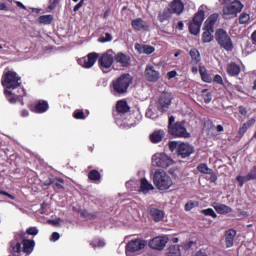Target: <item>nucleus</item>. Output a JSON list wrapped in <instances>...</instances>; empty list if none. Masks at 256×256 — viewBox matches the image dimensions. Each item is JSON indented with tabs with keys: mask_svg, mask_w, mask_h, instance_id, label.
I'll use <instances>...</instances> for the list:
<instances>
[{
	"mask_svg": "<svg viewBox=\"0 0 256 256\" xmlns=\"http://www.w3.org/2000/svg\"><path fill=\"white\" fill-rule=\"evenodd\" d=\"M2 85L5 87L4 95H6L9 103L14 105L19 101L21 105H25L23 102V97H25V89L21 87V77L17 75L16 72L8 71L2 77Z\"/></svg>",
	"mask_w": 256,
	"mask_h": 256,
	"instance_id": "f257e3e1",
	"label": "nucleus"
},
{
	"mask_svg": "<svg viewBox=\"0 0 256 256\" xmlns=\"http://www.w3.org/2000/svg\"><path fill=\"white\" fill-rule=\"evenodd\" d=\"M131 83H133V77L131 76V74H122L120 77L113 80L110 85L112 95H125V93H127V91L129 90Z\"/></svg>",
	"mask_w": 256,
	"mask_h": 256,
	"instance_id": "f03ea898",
	"label": "nucleus"
},
{
	"mask_svg": "<svg viewBox=\"0 0 256 256\" xmlns=\"http://www.w3.org/2000/svg\"><path fill=\"white\" fill-rule=\"evenodd\" d=\"M153 183L159 191H167L173 187V179L165 172V170L158 169L153 175Z\"/></svg>",
	"mask_w": 256,
	"mask_h": 256,
	"instance_id": "7ed1b4c3",
	"label": "nucleus"
},
{
	"mask_svg": "<svg viewBox=\"0 0 256 256\" xmlns=\"http://www.w3.org/2000/svg\"><path fill=\"white\" fill-rule=\"evenodd\" d=\"M219 21V14L215 13L210 15L204 22V32L202 33V43H211L215 36V24Z\"/></svg>",
	"mask_w": 256,
	"mask_h": 256,
	"instance_id": "20e7f679",
	"label": "nucleus"
},
{
	"mask_svg": "<svg viewBox=\"0 0 256 256\" xmlns=\"http://www.w3.org/2000/svg\"><path fill=\"white\" fill-rule=\"evenodd\" d=\"M243 3L240 0H234L230 4L223 7V19H235L239 13L243 11Z\"/></svg>",
	"mask_w": 256,
	"mask_h": 256,
	"instance_id": "39448f33",
	"label": "nucleus"
},
{
	"mask_svg": "<svg viewBox=\"0 0 256 256\" xmlns=\"http://www.w3.org/2000/svg\"><path fill=\"white\" fill-rule=\"evenodd\" d=\"M215 39L218 45H220L221 49H224V51H233V49H235L231 36L224 29L216 30Z\"/></svg>",
	"mask_w": 256,
	"mask_h": 256,
	"instance_id": "423d86ee",
	"label": "nucleus"
},
{
	"mask_svg": "<svg viewBox=\"0 0 256 256\" xmlns=\"http://www.w3.org/2000/svg\"><path fill=\"white\" fill-rule=\"evenodd\" d=\"M113 63H115V52H113L112 49L102 54V56L98 59L99 68L104 73H111Z\"/></svg>",
	"mask_w": 256,
	"mask_h": 256,
	"instance_id": "0eeeda50",
	"label": "nucleus"
},
{
	"mask_svg": "<svg viewBox=\"0 0 256 256\" xmlns=\"http://www.w3.org/2000/svg\"><path fill=\"white\" fill-rule=\"evenodd\" d=\"M168 133L173 137H180L183 139H189L191 133L187 132V127L185 126V121H178L170 126Z\"/></svg>",
	"mask_w": 256,
	"mask_h": 256,
	"instance_id": "6e6552de",
	"label": "nucleus"
},
{
	"mask_svg": "<svg viewBox=\"0 0 256 256\" xmlns=\"http://www.w3.org/2000/svg\"><path fill=\"white\" fill-rule=\"evenodd\" d=\"M173 159L165 153H156L152 156V164L154 167H161L162 169H167L171 167Z\"/></svg>",
	"mask_w": 256,
	"mask_h": 256,
	"instance_id": "1a4fd4ad",
	"label": "nucleus"
},
{
	"mask_svg": "<svg viewBox=\"0 0 256 256\" xmlns=\"http://www.w3.org/2000/svg\"><path fill=\"white\" fill-rule=\"evenodd\" d=\"M173 101V94L171 92H162L158 100V111L161 113H167L169 107H171V102Z\"/></svg>",
	"mask_w": 256,
	"mask_h": 256,
	"instance_id": "9d476101",
	"label": "nucleus"
},
{
	"mask_svg": "<svg viewBox=\"0 0 256 256\" xmlns=\"http://www.w3.org/2000/svg\"><path fill=\"white\" fill-rule=\"evenodd\" d=\"M145 245L147 242L142 239H134L128 242L126 245V255L127 256H135V253L141 251V249H145Z\"/></svg>",
	"mask_w": 256,
	"mask_h": 256,
	"instance_id": "9b49d317",
	"label": "nucleus"
},
{
	"mask_svg": "<svg viewBox=\"0 0 256 256\" xmlns=\"http://www.w3.org/2000/svg\"><path fill=\"white\" fill-rule=\"evenodd\" d=\"M99 59V54L97 52L89 53L87 56L78 59V65L84 67V69H91Z\"/></svg>",
	"mask_w": 256,
	"mask_h": 256,
	"instance_id": "f8f14e48",
	"label": "nucleus"
},
{
	"mask_svg": "<svg viewBox=\"0 0 256 256\" xmlns=\"http://www.w3.org/2000/svg\"><path fill=\"white\" fill-rule=\"evenodd\" d=\"M169 243V238L167 236H157L150 240L149 247L156 251H163Z\"/></svg>",
	"mask_w": 256,
	"mask_h": 256,
	"instance_id": "ddd939ff",
	"label": "nucleus"
},
{
	"mask_svg": "<svg viewBox=\"0 0 256 256\" xmlns=\"http://www.w3.org/2000/svg\"><path fill=\"white\" fill-rule=\"evenodd\" d=\"M129 109L127 101H118L116 104V111L113 113L114 119H116V121H121V119H123V115H125V113H129Z\"/></svg>",
	"mask_w": 256,
	"mask_h": 256,
	"instance_id": "4468645a",
	"label": "nucleus"
},
{
	"mask_svg": "<svg viewBox=\"0 0 256 256\" xmlns=\"http://www.w3.org/2000/svg\"><path fill=\"white\" fill-rule=\"evenodd\" d=\"M178 155L182 159H187V157H191L193 153H195V148L187 143H180L177 150Z\"/></svg>",
	"mask_w": 256,
	"mask_h": 256,
	"instance_id": "2eb2a0df",
	"label": "nucleus"
},
{
	"mask_svg": "<svg viewBox=\"0 0 256 256\" xmlns=\"http://www.w3.org/2000/svg\"><path fill=\"white\" fill-rule=\"evenodd\" d=\"M144 73L147 81L150 83H157L159 81L160 73L155 70L153 65H147Z\"/></svg>",
	"mask_w": 256,
	"mask_h": 256,
	"instance_id": "dca6fc26",
	"label": "nucleus"
},
{
	"mask_svg": "<svg viewBox=\"0 0 256 256\" xmlns=\"http://www.w3.org/2000/svg\"><path fill=\"white\" fill-rule=\"evenodd\" d=\"M35 251V240L22 237V253L31 255Z\"/></svg>",
	"mask_w": 256,
	"mask_h": 256,
	"instance_id": "f3484780",
	"label": "nucleus"
},
{
	"mask_svg": "<svg viewBox=\"0 0 256 256\" xmlns=\"http://www.w3.org/2000/svg\"><path fill=\"white\" fill-rule=\"evenodd\" d=\"M114 61L119 63L121 67H129L131 65V57L123 52H118L116 55H114Z\"/></svg>",
	"mask_w": 256,
	"mask_h": 256,
	"instance_id": "a211bd4d",
	"label": "nucleus"
},
{
	"mask_svg": "<svg viewBox=\"0 0 256 256\" xmlns=\"http://www.w3.org/2000/svg\"><path fill=\"white\" fill-rule=\"evenodd\" d=\"M151 191H155V186L151 182L147 181V178L140 179L139 192L143 195H149Z\"/></svg>",
	"mask_w": 256,
	"mask_h": 256,
	"instance_id": "6ab92c4d",
	"label": "nucleus"
},
{
	"mask_svg": "<svg viewBox=\"0 0 256 256\" xmlns=\"http://www.w3.org/2000/svg\"><path fill=\"white\" fill-rule=\"evenodd\" d=\"M184 9H185V4H183V1L181 0H173L170 3V10L172 14L175 13L176 15H181Z\"/></svg>",
	"mask_w": 256,
	"mask_h": 256,
	"instance_id": "aec40b11",
	"label": "nucleus"
},
{
	"mask_svg": "<svg viewBox=\"0 0 256 256\" xmlns=\"http://www.w3.org/2000/svg\"><path fill=\"white\" fill-rule=\"evenodd\" d=\"M150 217L155 221V223H159L165 219V212L161 209L152 207L150 208Z\"/></svg>",
	"mask_w": 256,
	"mask_h": 256,
	"instance_id": "412c9836",
	"label": "nucleus"
},
{
	"mask_svg": "<svg viewBox=\"0 0 256 256\" xmlns=\"http://www.w3.org/2000/svg\"><path fill=\"white\" fill-rule=\"evenodd\" d=\"M134 48L140 54H144V55H151L152 53H155V47L151 45H145V44L143 45V44L136 43Z\"/></svg>",
	"mask_w": 256,
	"mask_h": 256,
	"instance_id": "4be33fe9",
	"label": "nucleus"
},
{
	"mask_svg": "<svg viewBox=\"0 0 256 256\" xmlns=\"http://www.w3.org/2000/svg\"><path fill=\"white\" fill-rule=\"evenodd\" d=\"M212 207L215 209V211L219 214V215H227L229 213H233V208L225 205V204H221V203H214L212 205Z\"/></svg>",
	"mask_w": 256,
	"mask_h": 256,
	"instance_id": "5701e85b",
	"label": "nucleus"
},
{
	"mask_svg": "<svg viewBox=\"0 0 256 256\" xmlns=\"http://www.w3.org/2000/svg\"><path fill=\"white\" fill-rule=\"evenodd\" d=\"M132 29L135 31H145L147 29V22L143 18H136L131 22Z\"/></svg>",
	"mask_w": 256,
	"mask_h": 256,
	"instance_id": "b1692460",
	"label": "nucleus"
},
{
	"mask_svg": "<svg viewBox=\"0 0 256 256\" xmlns=\"http://www.w3.org/2000/svg\"><path fill=\"white\" fill-rule=\"evenodd\" d=\"M227 73L230 77H237L241 73V66L235 62H231L227 65Z\"/></svg>",
	"mask_w": 256,
	"mask_h": 256,
	"instance_id": "393cba45",
	"label": "nucleus"
},
{
	"mask_svg": "<svg viewBox=\"0 0 256 256\" xmlns=\"http://www.w3.org/2000/svg\"><path fill=\"white\" fill-rule=\"evenodd\" d=\"M173 17V12L171 11V8H165L163 11L158 13V21L160 23H165V21H169Z\"/></svg>",
	"mask_w": 256,
	"mask_h": 256,
	"instance_id": "a878e982",
	"label": "nucleus"
},
{
	"mask_svg": "<svg viewBox=\"0 0 256 256\" xmlns=\"http://www.w3.org/2000/svg\"><path fill=\"white\" fill-rule=\"evenodd\" d=\"M235 237H237V230L235 229H229L226 231V247L230 248L233 247V241L235 240Z\"/></svg>",
	"mask_w": 256,
	"mask_h": 256,
	"instance_id": "bb28decb",
	"label": "nucleus"
},
{
	"mask_svg": "<svg viewBox=\"0 0 256 256\" xmlns=\"http://www.w3.org/2000/svg\"><path fill=\"white\" fill-rule=\"evenodd\" d=\"M165 137V131L163 130H156L152 134H150V141L151 143H161L163 138Z\"/></svg>",
	"mask_w": 256,
	"mask_h": 256,
	"instance_id": "cd10ccee",
	"label": "nucleus"
},
{
	"mask_svg": "<svg viewBox=\"0 0 256 256\" xmlns=\"http://www.w3.org/2000/svg\"><path fill=\"white\" fill-rule=\"evenodd\" d=\"M34 113H46L49 111V103L44 100H40L34 107Z\"/></svg>",
	"mask_w": 256,
	"mask_h": 256,
	"instance_id": "c85d7f7f",
	"label": "nucleus"
},
{
	"mask_svg": "<svg viewBox=\"0 0 256 256\" xmlns=\"http://www.w3.org/2000/svg\"><path fill=\"white\" fill-rule=\"evenodd\" d=\"M253 125H255V119L253 118L244 123L238 130V137L241 139V137L245 135V132L248 131L250 127H253Z\"/></svg>",
	"mask_w": 256,
	"mask_h": 256,
	"instance_id": "c756f323",
	"label": "nucleus"
},
{
	"mask_svg": "<svg viewBox=\"0 0 256 256\" xmlns=\"http://www.w3.org/2000/svg\"><path fill=\"white\" fill-rule=\"evenodd\" d=\"M203 21H205V11L203 10V6H201L198 12L194 15L192 22L202 26Z\"/></svg>",
	"mask_w": 256,
	"mask_h": 256,
	"instance_id": "7c9ffc66",
	"label": "nucleus"
},
{
	"mask_svg": "<svg viewBox=\"0 0 256 256\" xmlns=\"http://www.w3.org/2000/svg\"><path fill=\"white\" fill-rule=\"evenodd\" d=\"M199 73H200V77H201L202 81H204V83H213V78L211 77V74H209V72H207L206 67H200Z\"/></svg>",
	"mask_w": 256,
	"mask_h": 256,
	"instance_id": "2f4dec72",
	"label": "nucleus"
},
{
	"mask_svg": "<svg viewBox=\"0 0 256 256\" xmlns=\"http://www.w3.org/2000/svg\"><path fill=\"white\" fill-rule=\"evenodd\" d=\"M188 28L191 35L197 36L201 33V24H197L196 22H189Z\"/></svg>",
	"mask_w": 256,
	"mask_h": 256,
	"instance_id": "473e14b6",
	"label": "nucleus"
},
{
	"mask_svg": "<svg viewBox=\"0 0 256 256\" xmlns=\"http://www.w3.org/2000/svg\"><path fill=\"white\" fill-rule=\"evenodd\" d=\"M145 115L148 119H152L153 121H155V119L159 118V113L157 112V109H155V107H153V105H150L148 107Z\"/></svg>",
	"mask_w": 256,
	"mask_h": 256,
	"instance_id": "72a5a7b5",
	"label": "nucleus"
},
{
	"mask_svg": "<svg viewBox=\"0 0 256 256\" xmlns=\"http://www.w3.org/2000/svg\"><path fill=\"white\" fill-rule=\"evenodd\" d=\"M166 256H181V247L179 245L170 246Z\"/></svg>",
	"mask_w": 256,
	"mask_h": 256,
	"instance_id": "f704fd0d",
	"label": "nucleus"
},
{
	"mask_svg": "<svg viewBox=\"0 0 256 256\" xmlns=\"http://www.w3.org/2000/svg\"><path fill=\"white\" fill-rule=\"evenodd\" d=\"M251 23V15L243 12L239 16V24L240 25H249Z\"/></svg>",
	"mask_w": 256,
	"mask_h": 256,
	"instance_id": "c9c22d12",
	"label": "nucleus"
},
{
	"mask_svg": "<svg viewBox=\"0 0 256 256\" xmlns=\"http://www.w3.org/2000/svg\"><path fill=\"white\" fill-rule=\"evenodd\" d=\"M88 179H90V181H100L101 173H99L97 170H91L88 173Z\"/></svg>",
	"mask_w": 256,
	"mask_h": 256,
	"instance_id": "e433bc0d",
	"label": "nucleus"
},
{
	"mask_svg": "<svg viewBox=\"0 0 256 256\" xmlns=\"http://www.w3.org/2000/svg\"><path fill=\"white\" fill-rule=\"evenodd\" d=\"M39 22L43 25H51L53 23V15H42L39 17Z\"/></svg>",
	"mask_w": 256,
	"mask_h": 256,
	"instance_id": "4c0bfd02",
	"label": "nucleus"
},
{
	"mask_svg": "<svg viewBox=\"0 0 256 256\" xmlns=\"http://www.w3.org/2000/svg\"><path fill=\"white\" fill-rule=\"evenodd\" d=\"M190 57L192 61H196V63H199V61H201V54L196 48L190 50Z\"/></svg>",
	"mask_w": 256,
	"mask_h": 256,
	"instance_id": "58836bf2",
	"label": "nucleus"
},
{
	"mask_svg": "<svg viewBox=\"0 0 256 256\" xmlns=\"http://www.w3.org/2000/svg\"><path fill=\"white\" fill-rule=\"evenodd\" d=\"M197 170L199 171V173H203L204 175H208L213 171V169H210L209 166H207V164L205 163L198 165Z\"/></svg>",
	"mask_w": 256,
	"mask_h": 256,
	"instance_id": "ea45409f",
	"label": "nucleus"
},
{
	"mask_svg": "<svg viewBox=\"0 0 256 256\" xmlns=\"http://www.w3.org/2000/svg\"><path fill=\"white\" fill-rule=\"evenodd\" d=\"M91 247H93V249H101L102 247L105 246V240L102 239H95L90 243Z\"/></svg>",
	"mask_w": 256,
	"mask_h": 256,
	"instance_id": "a19ab883",
	"label": "nucleus"
},
{
	"mask_svg": "<svg viewBox=\"0 0 256 256\" xmlns=\"http://www.w3.org/2000/svg\"><path fill=\"white\" fill-rule=\"evenodd\" d=\"M63 183H65V180L63 178H54L53 185L59 190L63 191L65 187L63 186Z\"/></svg>",
	"mask_w": 256,
	"mask_h": 256,
	"instance_id": "79ce46f5",
	"label": "nucleus"
},
{
	"mask_svg": "<svg viewBox=\"0 0 256 256\" xmlns=\"http://www.w3.org/2000/svg\"><path fill=\"white\" fill-rule=\"evenodd\" d=\"M201 213L206 217H213V219H217V213H215V210L212 208L203 209L201 210Z\"/></svg>",
	"mask_w": 256,
	"mask_h": 256,
	"instance_id": "37998d69",
	"label": "nucleus"
},
{
	"mask_svg": "<svg viewBox=\"0 0 256 256\" xmlns=\"http://www.w3.org/2000/svg\"><path fill=\"white\" fill-rule=\"evenodd\" d=\"M98 41L99 43H109V41H113V36L107 32L104 34V36L100 37Z\"/></svg>",
	"mask_w": 256,
	"mask_h": 256,
	"instance_id": "c03bdc74",
	"label": "nucleus"
},
{
	"mask_svg": "<svg viewBox=\"0 0 256 256\" xmlns=\"http://www.w3.org/2000/svg\"><path fill=\"white\" fill-rule=\"evenodd\" d=\"M246 181H253L256 179V166H253V168L250 170V172L245 176Z\"/></svg>",
	"mask_w": 256,
	"mask_h": 256,
	"instance_id": "a18cd8bd",
	"label": "nucleus"
},
{
	"mask_svg": "<svg viewBox=\"0 0 256 256\" xmlns=\"http://www.w3.org/2000/svg\"><path fill=\"white\" fill-rule=\"evenodd\" d=\"M25 235H32L35 237L36 235H39V229L37 227H29L27 228Z\"/></svg>",
	"mask_w": 256,
	"mask_h": 256,
	"instance_id": "49530a36",
	"label": "nucleus"
},
{
	"mask_svg": "<svg viewBox=\"0 0 256 256\" xmlns=\"http://www.w3.org/2000/svg\"><path fill=\"white\" fill-rule=\"evenodd\" d=\"M73 117L74 119H85V112H83V110H76L73 113Z\"/></svg>",
	"mask_w": 256,
	"mask_h": 256,
	"instance_id": "de8ad7c7",
	"label": "nucleus"
},
{
	"mask_svg": "<svg viewBox=\"0 0 256 256\" xmlns=\"http://www.w3.org/2000/svg\"><path fill=\"white\" fill-rule=\"evenodd\" d=\"M208 175H210L207 179L209 183H217V173H215V171L212 170Z\"/></svg>",
	"mask_w": 256,
	"mask_h": 256,
	"instance_id": "09e8293b",
	"label": "nucleus"
},
{
	"mask_svg": "<svg viewBox=\"0 0 256 256\" xmlns=\"http://www.w3.org/2000/svg\"><path fill=\"white\" fill-rule=\"evenodd\" d=\"M49 5H48V9L50 11H53L54 9L57 8V5H59V0H49Z\"/></svg>",
	"mask_w": 256,
	"mask_h": 256,
	"instance_id": "8fccbe9b",
	"label": "nucleus"
},
{
	"mask_svg": "<svg viewBox=\"0 0 256 256\" xmlns=\"http://www.w3.org/2000/svg\"><path fill=\"white\" fill-rule=\"evenodd\" d=\"M236 181H238L240 187H243V185H245V183H247L248 180L246 179L245 176H237Z\"/></svg>",
	"mask_w": 256,
	"mask_h": 256,
	"instance_id": "3c124183",
	"label": "nucleus"
},
{
	"mask_svg": "<svg viewBox=\"0 0 256 256\" xmlns=\"http://www.w3.org/2000/svg\"><path fill=\"white\" fill-rule=\"evenodd\" d=\"M192 209H195V202L190 200L185 204V211H191Z\"/></svg>",
	"mask_w": 256,
	"mask_h": 256,
	"instance_id": "603ef678",
	"label": "nucleus"
},
{
	"mask_svg": "<svg viewBox=\"0 0 256 256\" xmlns=\"http://www.w3.org/2000/svg\"><path fill=\"white\" fill-rule=\"evenodd\" d=\"M169 149L172 152L175 151V149H179V142H177V141L169 142Z\"/></svg>",
	"mask_w": 256,
	"mask_h": 256,
	"instance_id": "864d4df0",
	"label": "nucleus"
},
{
	"mask_svg": "<svg viewBox=\"0 0 256 256\" xmlns=\"http://www.w3.org/2000/svg\"><path fill=\"white\" fill-rule=\"evenodd\" d=\"M47 223H49V225H53L54 227H58V225H60V223H61V218L48 220Z\"/></svg>",
	"mask_w": 256,
	"mask_h": 256,
	"instance_id": "5fc2aeb1",
	"label": "nucleus"
},
{
	"mask_svg": "<svg viewBox=\"0 0 256 256\" xmlns=\"http://www.w3.org/2000/svg\"><path fill=\"white\" fill-rule=\"evenodd\" d=\"M60 238H61V235L59 234V232H53L50 237V241L52 242L59 241Z\"/></svg>",
	"mask_w": 256,
	"mask_h": 256,
	"instance_id": "6e6d98bb",
	"label": "nucleus"
},
{
	"mask_svg": "<svg viewBox=\"0 0 256 256\" xmlns=\"http://www.w3.org/2000/svg\"><path fill=\"white\" fill-rule=\"evenodd\" d=\"M214 83H218V85H223V77L221 75L216 74L213 79Z\"/></svg>",
	"mask_w": 256,
	"mask_h": 256,
	"instance_id": "4d7b16f0",
	"label": "nucleus"
},
{
	"mask_svg": "<svg viewBox=\"0 0 256 256\" xmlns=\"http://www.w3.org/2000/svg\"><path fill=\"white\" fill-rule=\"evenodd\" d=\"M213 95L211 92H208L207 94L204 95V103L208 104L210 101H212Z\"/></svg>",
	"mask_w": 256,
	"mask_h": 256,
	"instance_id": "13d9d810",
	"label": "nucleus"
},
{
	"mask_svg": "<svg viewBox=\"0 0 256 256\" xmlns=\"http://www.w3.org/2000/svg\"><path fill=\"white\" fill-rule=\"evenodd\" d=\"M84 3H85V0H80L79 3L74 6V12L77 13V11H79V9L83 7Z\"/></svg>",
	"mask_w": 256,
	"mask_h": 256,
	"instance_id": "bf43d9fd",
	"label": "nucleus"
},
{
	"mask_svg": "<svg viewBox=\"0 0 256 256\" xmlns=\"http://www.w3.org/2000/svg\"><path fill=\"white\" fill-rule=\"evenodd\" d=\"M53 183H55V178H50V179H48V180H45L44 183H43V185H44L45 187H49L50 185H53Z\"/></svg>",
	"mask_w": 256,
	"mask_h": 256,
	"instance_id": "052dcab7",
	"label": "nucleus"
},
{
	"mask_svg": "<svg viewBox=\"0 0 256 256\" xmlns=\"http://www.w3.org/2000/svg\"><path fill=\"white\" fill-rule=\"evenodd\" d=\"M167 77H168V79H175V77H177V71L172 70V71L168 72Z\"/></svg>",
	"mask_w": 256,
	"mask_h": 256,
	"instance_id": "680f3d73",
	"label": "nucleus"
},
{
	"mask_svg": "<svg viewBox=\"0 0 256 256\" xmlns=\"http://www.w3.org/2000/svg\"><path fill=\"white\" fill-rule=\"evenodd\" d=\"M0 195H5L6 197H8L9 199L15 200V196L9 194L7 191H3L0 188Z\"/></svg>",
	"mask_w": 256,
	"mask_h": 256,
	"instance_id": "e2e57ef3",
	"label": "nucleus"
},
{
	"mask_svg": "<svg viewBox=\"0 0 256 256\" xmlns=\"http://www.w3.org/2000/svg\"><path fill=\"white\" fill-rule=\"evenodd\" d=\"M238 111L240 113V115H243L245 117V115H247V108L243 107V106H239Z\"/></svg>",
	"mask_w": 256,
	"mask_h": 256,
	"instance_id": "0e129e2a",
	"label": "nucleus"
},
{
	"mask_svg": "<svg viewBox=\"0 0 256 256\" xmlns=\"http://www.w3.org/2000/svg\"><path fill=\"white\" fill-rule=\"evenodd\" d=\"M173 123H175V117L170 116L169 120H168V131H169L170 127H173Z\"/></svg>",
	"mask_w": 256,
	"mask_h": 256,
	"instance_id": "69168bd1",
	"label": "nucleus"
},
{
	"mask_svg": "<svg viewBox=\"0 0 256 256\" xmlns=\"http://www.w3.org/2000/svg\"><path fill=\"white\" fill-rule=\"evenodd\" d=\"M20 117H23V118L29 117V110H27V109L21 110L20 111Z\"/></svg>",
	"mask_w": 256,
	"mask_h": 256,
	"instance_id": "338daca9",
	"label": "nucleus"
},
{
	"mask_svg": "<svg viewBox=\"0 0 256 256\" xmlns=\"http://www.w3.org/2000/svg\"><path fill=\"white\" fill-rule=\"evenodd\" d=\"M253 45H256V30L251 35Z\"/></svg>",
	"mask_w": 256,
	"mask_h": 256,
	"instance_id": "774afa93",
	"label": "nucleus"
}]
</instances>
